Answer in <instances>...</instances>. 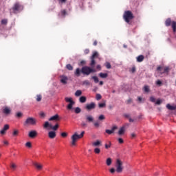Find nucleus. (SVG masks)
Returning a JSON list of instances; mask_svg holds the SVG:
<instances>
[{"label":"nucleus","instance_id":"nucleus-41","mask_svg":"<svg viewBox=\"0 0 176 176\" xmlns=\"http://www.w3.org/2000/svg\"><path fill=\"white\" fill-rule=\"evenodd\" d=\"M92 79L94 80V82L96 83H98V82H100L99 80H98V78L97 76H92Z\"/></svg>","mask_w":176,"mask_h":176},{"label":"nucleus","instance_id":"nucleus-5","mask_svg":"<svg viewBox=\"0 0 176 176\" xmlns=\"http://www.w3.org/2000/svg\"><path fill=\"white\" fill-rule=\"evenodd\" d=\"M36 124V119L32 117H29L24 122V126H35Z\"/></svg>","mask_w":176,"mask_h":176},{"label":"nucleus","instance_id":"nucleus-32","mask_svg":"<svg viewBox=\"0 0 176 176\" xmlns=\"http://www.w3.org/2000/svg\"><path fill=\"white\" fill-rule=\"evenodd\" d=\"M91 67H92V68L94 67V65H96V60H94V58H91V63H90Z\"/></svg>","mask_w":176,"mask_h":176},{"label":"nucleus","instance_id":"nucleus-14","mask_svg":"<svg viewBox=\"0 0 176 176\" xmlns=\"http://www.w3.org/2000/svg\"><path fill=\"white\" fill-rule=\"evenodd\" d=\"M86 121L89 123H92V122H94V118H93L92 116L90 115H86L85 116Z\"/></svg>","mask_w":176,"mask_h":176},{"label":"nucleus","instance_id":"nucleus-15","mask_svg":"<svg viewBox=\"0 0 176 176\" xmlns=\"http://www.w3.org/2000/svg\"><path fill=\"white\" fill-rule=\"evenodd\" d=\"M56 132L54 131H51L48 133V137L49 138H50L51 140H53L54 138H56Z\"/></svg>","mask_w":176,"mask_h":176},{"label":"nucleus","instance_id":"nucleus-59","mask_svg":"<svg viewBox=\"0 0 176 176\" xmlns=\"http://www.w3.org/2000/svg\"><path fill=\"white\" fill-rule=\"evenodd\" d=\"M118 142H119V144H123V142H124L123 139L119 138H118Z\"/></svg>","mask_w":176,"mask_h":176},{"label":"nucleus","instance_id":"nucleus-11","mask_svg":"<svg viewBox=\"0 0 176 176\" xmlns=\"http://www.w3.org/2000/svg\"><path fill=\"white\" fill-rule=\"evenodd\" d=\"M8 130H9V124H5L3 128L0 131V134H1V135H5Z\"/></svg>","mask_w":176,"mask_h":176},{"label":"nucleus","instance_id":"nucleus-36","mask_svg":"<svg viewBox=\"0 0 176 176\" xmlns=\"http://www.w3.org/2000/svg\"><path fill=\"white\" fill-rule=\"evenodd\" d=\"M66 68L67 69H68L69 71H72V69H74V67H72V65L71 64H67L66 65Z\"/></svg>","mask_w":176,"mask_h":176},{"label":"nucleus","instance_id":"nucleus-50","mask_svg":"<svg viewBox=\"0 0 176 176\" xmlns=\"http://www.w3.org/2000/svg\"><path fill=\"white\" fill-rule=\"evenodd\" d=\"M81 126L82 127H87V124L85 122H82Z\"/></svg>","mask_w":176,"mask_h":176},{"label":"nucleus","instance_id":"nucleus-17","mask_svg":"<svg viewBox=\"0 0 176 176\" xmlns=\"http://www.w3.org/2000/svg\"><path fill=\"white\" fill-rule=\"evenodd\" d=\"M11 112V110L9 107H3V113H5V115H10Z\"/></svg>","mask_w":176,"mask_h":176},{"label":"nucleus","instance_id":"nucleus-3","mask_svg":"<svg viewBox=\"0 0 176 176\" xmlns=\"http://www.w3.org/2000/svg\"><path fill=\"white\" fill-rule=\"evenodd\" d=\"M115 167L116 173H123V169L124 168V167L123 166V162H122L120 159H117L116 160Z\"/></svg>","mask_w":176,"mask_h":176},{"label":"nucleus","instance_id":"nucleus-63","mask_svg":"<svg viewBox=\"0 0 176 176\" xmlns=\"http://www.w3.org/2000/svg\"><path fill=\"white\" fill-rule=\"evenodd\" d=\"M3 144L4 145H9V142H8V140H4Z\"/></svg>","mask_w":176,"mask_h":176},{"label":"nucleus","instance_id":"nucleus-61","mask_svg":"<svg viewBox=\"0 0 176 176\" xmlns=\"http://www.w3.org/2000/svg\"><path fill=\"white\" fill-rule=\"evenodd\" d=\"M18 134H19V131L17 130L14 131L13 135H17Z\"/></svg>","mask_w":176,"mask_h":176},{"label":"nucleus","instance_id":"nucleus-28","mask_svg":"<svg viewBox=\"0 0 176 176\" xmlns=\"http://www.w3.org/2000/svg\"><path fill=\"white\" fill-rule=\"evenodd\" d=\"M36 101H37V102H40V101H42V95L41 94L36 95Z\"/></svg>","mask_w":176,"mask_h":176},{"label":"nucleus","instance_id":"nucleus-20","mask_svg":"<svg viewBox=\"0 0 176 176\" xmlns=\"http://www.w3.org/2000/svg\"><path fill=\"white\" fill-rule=\"evenodd\" d=\"M166 108L167 109H169V111H175L176 109V105L175 106H171L170 104H166Z\"/></svg>","mask_w":176,"mask_h":176},{"label":"nucleus","instance_id":"nucleus-9","mask_svg":"<svg viewBox=\"0 0 176 176\" xmlns=\"http://www.w3.org/2000/svg\"><path fill=\"white\" fill-rule=\"evenodd\" d=\"M23 6H21L19 3H16L12 7V10L14 13L16 12H20V10H23Z\"/></svg>","mask_w":176,"mask_h":176},{"label":"nucleus","instance_id":"nucleus-47","mask_svg":"<svg viewBox=\"0 0 176 176\" xmlns=\"http://www.w3.org/2000/svg\"><path fill=\"white\" fill-rule=\"evenodd\" d=\"M105 107H106L105 103H99L98 104V107L99 108H105Z\"/></svg>","mask_w":176,"mask_h":176},{"label":"nucleus","instance_id":"nucleus-60","mask_svg":"<svg viewBox=\"0 0 176 176\" xmlns=\"http://www.w3.org/2000/svg\"><path fill=\"white\" fill-rule=\"evenodd\" d=\"M109 148H111V142H109V144H105V148L108 149Z\"/></svg>","mask_w":176,"mask_h":176},{"label":"nucleus","instance_id":"nucleus-45","mask_svg":"<svg viewBox=\"0 0 176 176\" xmlns=\"http://www.w3.org/2000/svg\"><path fill=\"white\" fill-rule=\"evenodd\" d=\"M61 15L63 16V17L65 16V15L67 14V10H62L60 11Z\"/></svg>","mask_w":176,"mask_h":176},{"label":"nucleus","instance_id":"nucleus-22","mask_svg":"<svg viewBox=\"0 0 176 176\" xmlns=\"http://www.w3.org/2000/svg\"><path fill=\"white\" fill-rule=\"evenodd\" d=\"M124 131H126L124 126L121 127L118 131V135H123V134H124Z\"/></svg>","mask_w":176,"mask_h":176},{"label":"nucleus","instance_id":"nucleus-2","mask_svg":"<svg viewBox=\"0 0 176 176\" xmlns=\"http://www.w3.org/2000/svg\"><path fill=\"white\" fill-rule=\"evenodd\" d=\"M123 19L127 24H130V20H133V19H134V15L131 11L127 10L124 12Z\"/></svg>","mask_w":176,"mask_h":176},{"label":"nucleus","instance_id":"nucleus-48","mask_svg":"<svg viewBox=\"0 0 176 176\" xmlns=\"http://www.w3.org/2000/svg\"><path fill=\"white\" fill-rule=\"evenodd\" d=\"M99 120H104L105 116L104 115H100L98 118Z\"/></svg>","mask_w":176,"mask_h":176},{"label":"nucleus","instance_id":"nucleus-29","mask_svg":"<svg viewBox=\"0 0 176 176\" xmlns=\"http://www.w3.org/2000/svg\"><path fill=\"white\" fill-rule=\"evenodd\" d=\"M106 164H107V166H111L112 164V159L107 158L106 160Z\"/></svg>","mask_w":176,"mask_h":176},{"label":"nucleus","instance_id":"nucleus-33","mask_svg":"<svg viewBox=\"0 0 176 176\" xmlns=\"http://www.w3.org/2000/svg\"><path fill=\"white\" fill-rule=\"evenodd\" d=\"M10 168H12V170H13L14 171V170H16V168H17V165H16V164H14V163H11Z\"/></svg>","mask_w":176,"mask_h":176},{"label":"nucleus","instance_id":"nucleus-27","mask_svg":"<svg viewBox=\"0 0 176 176\" xmlns=\"http://www.w3.org/2000/svg\"><path fill=\"white\" fill-rule=\"evenodd\" d=\"M93 146H100L101 145V142L100 140H96L92 144Z\"/></svg>","mask_w":176,"mask_h":176},{"label":"nucleus","instance_id":"nucleus-56","mask_svg":"<svg viewBox=\"0 0 176 176\" xmlns=\"http://www.w3.org/2000/svg\"><path fill=\"white\" fill-rule=\"evenodd\" d=\"M162 82L160 81V80H157L156 82V85H157L158 86H162Z\"/></svg>","mask_w":176,"mask_h":176},{"label":"nucleus","instance_id":"nucleus-40","mask_svg":"<svg viewBox=\"0 0 176 176\" xmlns=\"http://www.w3.org/2000/svg\"><path fill=\"white\" fill-rule=\"evenodd\" d=\"M94 126L96 127V129H98L100 127V121H96L94 123Z\"/></svg>","mask_w":176,"mask_h":176},{"label":"nucleus","instance_id":"nucleus-30","mask_svg":"<svg viewBox=\"0 0 176 176\" xmlns=\"http://www.w3.org/2000/svg\"><path fill=\"white\" fill-rule=\"evenodd\" d=\"M172 28L173 30V32H176V21H172Z\"/></svg>","mask_w":176,"mask_h":176},{"label":"nucleus","instance_id":"nucleus-52","mask_svg":"<svg viewBox=\"0 0 176 176\" xmlns=\"http://www.w3.org/2000/svg\"><path fill=\"white\" fill-rule=\"evenodd\" d=\"M135 71H136L135 67L133 66V67L131 68V72L132 74H134V72H135Z\"/></svg>","mask_w":176,"mask_h":176},{"label":"nucleus","instance_id":"nucleus-19","mask_svg":"<svg viewBox=\"0 0 176 176\" xmlns=\"http://www.w3.org/2000/svg\"><path fill=\"white\" fill-rule=\"evenodd\" d=\"M117 129H118V126H114L112 127L111 130L107 129L106 133L107 134H113V133H115V130H116Z\"/></svg>","mask_w":176,"mask_h":176},{"label":"nucleus","instance_id":"nucleus-64","mask_svg":"<svg viewBox=\"0 0 176 176\" xmlns=\"http://www.w3.org/2000/svg\"><path fill=\"white\" fill-rule=\"evenodd\" d=\"M96 68H97V69L101 70V65H98L96 66Z\"/></svg>","mask_w":176,"mask_h":176},{"label":"nucleus","instance_id":"nucleus-62","mask_svg":"<svg viewBox=\"0 0 176 176\" xmlns=\"http://www.w3.org/2000/svg\"><path fill=\"white\" fill-rule=\"evenodd\" d=\"M80 65H85L86 64V61L85 60H81L80 63Z\"/></svg>","mask_w":176,"mask_h":176},{"label":"nucleus","instance_id":"nucleus-46","mask_svg":"<svg viewBox=\"0 0 176 176\" xmlns=\"http://www.w3.org/2000/svg\"><path fill=\"white\" fill-rule=\"evenodd\" d=\"M61 137H63V138H65L67 137H68V133H66V132H63L61 134H60Z\"/></svg>","mask_w":176,"mask_h":176},{"label":"nucleus","instance_id":"nucleus-26","mask_svg":"<svg viewBox=\"0 0 176 176\" xmlns=\"http://www.w3.org/2000/svg\"><path fill=\"white\" fill-rule=\"evenodd\" d=\"M80 72H82V70H80L79 68H77L74 72V75H76V76H80Z\"/></svg>","mask_w":176,"mask_h":176},{"label":"nucleus","instance_id":"nucleus-55","mask_svg":"<svg viewBox=\"0 0 176 176\" xmlns=\"http://www.w3.org/2000/svg\"><path fill=\"white\" fill-rule=\"evenodd\" d=\"M83 85H86L87 86H88V85H90V82H89V80H86L83 82Z\"/></svg>","mask_w":176,"mask_h":176},{"label":"nucleus","instance_id":"nucleus-35","mask_svg":"<svg viewBox=\"0 0 176 176\" xmlns=\"http://www.w3.org/2000/svg\"><path fill=\"white\" fill-rule=\"evenodd\" d=\"M75 113H80L82 112V109L80 107H76L74 110Z\"/></svg>","mask_w":176,"mask_h":176},{"label":"nucleus","instance_id":"nucleus-43","mask_svg":"<svg viewBox=\"0 0 176 176\" xmlns=\"http://www.w3.org/2000/svg\"><path fill=\"white\" fill-rule=\"evenodd\" d=\"M105 67H106V68H107V69H111V63H109V62H107L105 64Z\"/></svg>","mask_w":176,"mask_h":176},{"label":"nucleus","instance_id":"nucleus-57","mask_svg":"<svg viewBox=\"0 0 176 176\" xmlns=\"http://www.w3.org/2000/svg\"><path fill=\"white\" fill-rule=\"evenodd\" d=\"M115 171H116V170L115 168H111L110 169V173H111V174H114Z\"/></svg>","mask_w":176,"mask_h":176},{"label":"nucleus","instance_id":"nucleus-13","mask_svg":"<svg viewBox=\"0 0 176 176\" xmlns=\"http://www.w3.org/2000/svg\"><path fill=\"white\" fill-rule=\"evenodd\" d=\"M33 166L36 168V170H41L43 168V165L38 163V162H33Z\"/></svg>","mask_w":176,"mask_h":176},{"label":"nucleus","instance_id":"nucleus-31","mask_svg":"<svg viewBox=\"0 0 176 176\" xmlns=\"http://www.w3.org/2000/svg\"><path fill=\"white\" fill-rule=\"evenodd\" d=\"M99 76H100L102 78H108V74H107V73H100Z\"/></svg>","mask_w":176,"mask_h":176},{"label":"nucleus","instance_id":"nucleus-58","mask_svg":"<svg viewBox=\"0 0 176 176\" xmlns=\"http://www.w3.org/2000/svg\"><path fill=\"white\" fill-rule=\"evenodd\" d=\"M85 54H89L90 53V50L89 49H86L84 51Z\"/></svg>","mask_w":176,"mask_h":176},{"label":"nucleus","instance_id":"nucleus-53","mask_svg":"<svg viewBox=\"0 0 176 176\" xmlns=\"http://www.w3.org/2000/svg\"><path fill=\"white\" fill-rule=\"evenodd\" d=\"M17 118H21L23 116V113L21 112H19L16 113Z\"/></svg>","mask_w":176,"mask_h":176},{"label":"nucleus","instance_id":"nucleus-51","mask_svg":"<svg viewBox=\"0 0 176 176\" xmlns=\"http://www.w3.org/2000/svg\"><path fill=\"white\" fill-rule=\"evenodd\" d=\"M150 101H151V102H155L156 101V99L153 98V96H151L150 97Z\"/></svg>","mask_w":176,"mask_h":176},{"label":"nucleus","instance_id":"nucleus-1","mask_svg":"<svg viewBox=\"0 0 176 176\" xmlns=\"http://www.w3.org/2000/svg\"><path fill=\"white\" fill-rule=\"evenodd\" d=\"M83 135H85V131H82L80 135H78V133H76L73 135H72V145L73 146H75V145H76V142H78V140L83 138Z\"/></svg>","mask_w":176,"mask_h":176},{"label":"nucleus","instance_id":"nucleus-24","mask_svg":"<svg viewBox=\"0 0 176 176\" xmlns=\"http://www.w3.org/2000/svg\"><path fill=\"white\" fill-rule=\"evenodd\" d=\"M79 101H80V102H81V104H85V102H86V101H87L86 96H81V97H80Z\"/></svg>","mask_w":176,"mask_h":176},{"label":"nucleus","instance_id":"nucleus-37","mask_svg":"<svg viewBox=\"0 0 176 176\" xmlns=\"http://www.w3.org/2000/svg\"><path fill=\"white\" fill-rule=\"evenodd\" d=\"M97 57H98V52H94V54H92L91 58H97Z\"/></svg>","mask_w":176,"mask_h":176},{"label":"nucleus","instance_id":"nucleus-23","mask_svg":"<svg viewBox=\"0 0 176 176\" xmlns=\"http://www.w3.org/2000/svg\"><path fill=\"white\" fill-rule=\"evenodd\" d=\"M165 25H166V27H170V25H171V19L170 18H168L165 21Z\"/></svg>","mask_w":176,"mask_h":176},{"label":"nucleus","instance_id":"nucleus-6","mask_svg":"<svg viewBox=\"0 0 176 176\" xmlns=\"http://www.w3.org/2000/svg\"><path fill=\"white\" fill-rule=\"evenodd\" d=\"M44 129H51L52 130H54V131H56V130L58 129L59 125L58 124H55V126H53L51 124L49 123V122H45L43 125Z\"/></svg>","mask_w":176,"mask_h":176},{"label":"nucleus","instance_id":"nucleus-38","mask_svg":"<svg viewBox=\"0 0 176 176\" xmlns=\"http://www.w3.org/2000/svg\"><path fill=\"white\" fill-rule=\"evenodd\" d=\"M94 152L96 155H98L101 152V149H100V148H94Z\"/></svg>","mask_w":176,"mask_h":176},{"label":"nucleus","instance_id":"nucleus-39","mask_svg":"<svg viewBox=\"0 0 176 176\" xmlns=\"http://www.w3.org/2000/svg\"><path fill=\"white\" fill-rule=\"evenodd\" d=\"M101 98H102V96H101V94H97L96 96V99L97 100V101H100Z\"/></svg>","mask_w":176,"mask_h":176},{"label":"nucleus","instance_id":"nucleus-10","mask_svg":"<svg viewBox=\"0 0 176 176\" xmlns=\"http://www.w3.org/2000/svg\"><path fill=\"white\" fill-rule=\"evenodd\" d=\"M85 109H87V111H91L93 109H96V103L91 102L89 104H87L85 106Z\"/></svg>","mask_w":176,"mask_h":176},{"label":"nucleus","instance_id":"nucleus-18","mask_svg":"<svg viewBox=\"0 0 176 176\" xmlns=\"http://www.w3.org/2000/svg\"><path fill=\"white\" fill-rule=\"evenodd\" d=\"M50 121H53L54 120L55 122H58V120H60V116L56 114L52 117H51L50 119H49Z\"/></svg>","mask_w":176,"mask_h":176},{"label":"nucleus","instance_id":"nucleus-49","mask_svg":"<svg viewBox=\"0 0 176 176\" xmlns=\"http://www.w3.org/2000/svg\"><path fill=\"white\" fill-rule=\"evenodd\" d=\"M162 102H163V101L162 100H160V99H158V100H157L155 104L157 105H160V104H162Z\"/></svg>","mask_w":176,"mask_h":176},{"label":"nucleus","instance_id":"nucleus-34","mask_svg":"<svg viewBox=\"0 0 176 176\" xmlns=\"http://www.w3.org/2000/svg\"><path fill=\"white\" fill-rule=\"evenodd\" d=\"M75 96H76V97H80V96H82V91H80V90H77V91L75 92Z\"/></svg>","mask_w":176,"mask_h":176},{"label":"nucleus","instance_id":"nucleus-7","mask_svg":"<svg viewBox=\"0 0 176 176\" xmlns=\"http://www.w3.org/2000/svg\"><path fill=\"white\" fill-rule=\"evenodd\" d=\"M157 71L160 72V75H163V74H168L170 71V67H165L164 68L162 66H159L157 68Z\"/></svg>","mask_w":176,"mask_h":176},{"label":"nucleus","instance_id":"nucleus-54","mask_svg":"<svg viewBox=\"0 0 176 176\" xmlns=\"http://www.w3.org/2000/svg\"><path fill=\"white\" fill-rule=\"evenodd\" d=\"M135 137H137V134L132 133L131 134V138H135Z\"/></svg>","mask_w":176,"mask_h":176},{"label":"nucleus","instance_id":"nucleus-21","mask_svg":"<svg viewBox=\"0 0 176 176\" xmlns=\"http://www.w3.org/2000/svg\"><path fill=\"white\" fill-rule=\"evenodd\" d=\"M144 58H145L144 55H140L136 58V60L138 63H142V61H144Z\"/></svg>","mask_w":176,"mask_h":176},{"label":"nucleus","instance_id":"nucleus-8","mask_svg":"<svg viewBox=\"0 0 176 176\" xmlns=\"http://www.w3.org/2000/svg\"><path fill=\"white\" fill-rule=\"evenodd\" d=\"M65 101L66 102H69V104L67 107V109H72V107H74V105H75V102L72 100V98L66 97V98H65Z\"/></svg>","mask_w":176,"mask_h":176},{"label":"nucleus","instance_id":"nucleus-16","mask_svg":"<svg viewBox=\"0 0 176 176\" xmlns=\"http://www.w3.org/2000/svg\"><path fill=\"white\" fill-rule=\"evenodd\" d=\"M68 81V77L65 76H60V82L63 85H67V82Z\"/></svg>","mask_w":176,"mask_h":176},{"label":"nucleus","instance_id":"nucleus-25","mask_svg":"<svg viewBox=\"0 0 176 176\" xmlns=\"http://www.w3.org/2000/svg\"><path fill=\"white\" fill-rule=\"evenodd\" d=\"M143 90L144 93H149V91H151V89H149V86L148 85H144L143 87Z\"/></svg>","mask_w":176,"mask_h":176},{"label":"nucleus","instance_id":"nucleus-44","mask_svg":"<svg viewBox=\"0 0 176 176\" xmlns=\"http://www.w3.org/2000/svg\"><path fill=\"white\" fill-rule=\"evenodd\" d=\"M1 24L2 25H6V24H8V19H2Z\"/></svg>","mask_w":176,"mask_h":176},{"label":"nucleus","instance_id":"nucleus-12","mask_svg":"<svg viewBox=\"0 0 176 176\" xmlns=\"http://www.w3.org/2000/svg\"><path fill=\"white\" fill-rule=\"evenodd\" d=\"M36 135H38V132H36V131H30L28 133V137H30V138H35Z\"/></svg>","mask_w":176,"mask_h":176},{"label":"nucleus","instance_id":"nucleus-42","mask_svg":"<svg viewBox=\"0 0 176 176\" xmlns=\"http://www.w3.org/2000/svg\"><path fill=\"white\" fill-rule=\"evenodd\" d=\"M25 146H26L27 148H32V144H31V142H26Z\"/></svg>","mask_w":176,"mask_h":176},{"label":"nucleus","instance_id":"nucleus-4","mask_svg":"<svg viewBox=\"0 0 176 176\" xmlns=\"http://www.w3.org/2000/svg\"><path fill=\"white\" fill-rule=\"evenodd\" d=\"M81 72L82 73V75H87V76H89L90 74L97 72V71L94 69L91 68L90 67L84 66L81 69Z\"/></svg>","mask_w":176,"mask_h":176}]
</instances>
